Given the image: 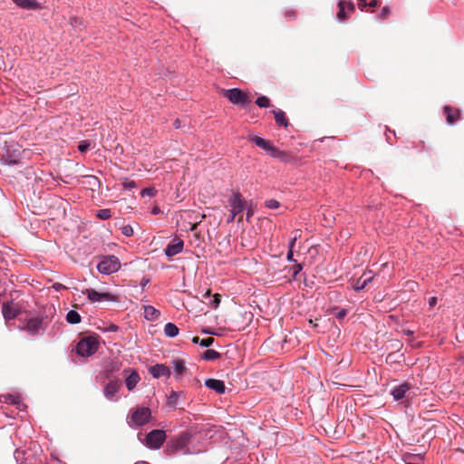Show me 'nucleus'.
Wrapping results in <instances>:
<instances>
[{
	"mask_svg": "<svg viewBox=\"0 0 464 464\" xmlns=\"http://www.w3.org/2000/svg\"><path fill=\"white\" fill-rule=\"evenodd\" d=\"M151 411L148 407H137L130 410L128 423L130 427L143 426L150 421Z\"/></svg>",
	"mask_w": 464,
	"mask_h": 464,
	"instance_id": "nucleus-1",
	"label": "nucleus"
},
{
	"mask_svg": "<svg viewBox=\"0 0 464 464\" xmlns=\"http://www.w3.org/2000/svg\"><path fill=\"white\" fill-rule=\"evenodd\" d=\"M99 346V342L95 336H86L82 338L76 346V352L79 355L89 357L92 355Z\"/></svg>",
	"mask_w": 464,
	"mask_h": 464,
	"instance_id": "nucleus-2",
	"label": "nucleus"
},
{
	"mask_svg": "<svg viewBox=\"0 0 464 464\" xmlns=\"http://www.w3.org/2000/svg\"><path fill=\"white\" fill-rule=\"evenodd\" d=\"M121 268L119 258L113 255L105 256L97 265V269L104 275H111L117 272Z\"/></svg>",
	"mask_w": 464,
	"mask_h": 464,
	"instance_id": "nucleus-3",
	"label": "nucleus"
},
{
	"mask_svg": "<svg viewBox=\"0 0 464 464\" xmlns=\"http://www.w3.org/2000/svg\"><path fill=\"white\" fill-rule=\"evenodd\" d=\"M224 96L232 103L245 107L251 102V99L247 93L238 88L223 90Z\"/></svg>",
	"mask_w": 464,
	"mask_h": 464,
	"instance_id": "nucleus-4",
	"label": "nucleus"
},
{
	"mask_svg": "<svg viewBox=\"0 0 464 464\" xmlns=\"http://www.w3.org/2000/svg\"><path fill=\"white\" fill-rule=\"evenodd\" d=\"M190 440V435L183 432L175 439L171 440L167 445L166 451L168 455H174L180 450H183Z\"/></svg>",
	"mask_w": 464,
	"mask_h": 464,
	"instance_id": "nucleus-5",
	"label": "nucleus"
},
{
	"mask_svg": "<svg viewBox=\"0 0 464 464\" xmlns=\"http://www.w3.org/2000/svg\"><path fill=\"white\" fill-rule=\"evenodd\" d=\"M166 432L162 430H153L145 438V444L152 450H158L166 440Z\"/></svg>",
	"mask_w": 464,
	"mask_h": 464,
	"instance_id": "nucleus-6",
	"label": "nucleus"
},
{
	"mask_svg": "<svg viewBox=\"0 0 464 464\" xmlns=\"http://www.w3.org/2000/svg\"><path fill=\"white\" fill-rule=\"evenodd\" d=\"M229 205L231 208V212L234 215H239L238 222L242 221V212L244 211L246 208V201L242 198V196L239 192H236L233 194V196L229 198Z\"/></svg>",
	"mask_w": 464,
	"mask_h": 464,
	"instance_id": "nucleus-7",
	"label": "nucleus"
},
{
	"mask_svg": "<svg viewBox=\"0 0 464 464\" xmlns=\"http://www.w3.org/2000/svg\"><path fill=\"white\" fill-rule=\"evenodd\" d=\"M83 294L87 295L88 299L92 303L102 301L114 302L117 300V297L111 293H99L92 288L86 289L83 291Z\"/></svg>",
	"mask_w": 464,
	"mask_h": 464,
	"instance_id": "nucleus-8",
	"label": "nucleus"
},
{
	"mask_svg": "<svg viewBox=\"0 0 464 464\" xmlns=\"http://www.w3.org/2000/svg\"><path fill=\"white\" fill-rule=\"evenodd\" d=\"M123 374L126 375L125 384L127 389L132 391L140 380L139 373L135 370L125 369Z\"/></svg>",
	"mask_w": 464,
	"mask_h": 464,
	"instance_id": "nucleus-9",
	"label": "nucleus"
},
{
	"mask_svg": "<svg viewBox=\"0 0 464 464\" xmlns=\"http://www.w3.org/2000/svg\"><path fill=\"white\" fill-rule=\"evenodd\" d=\"M121 382L119 379L111 380L104 387L103 393L108 400H113V397L118 392Z\"/></svg>",
	"mask_w": 464,
	"mask_h": 464,
	"instance_id": "nucleus-10",
	"label": "nucleus"
},
{
	"mask_svg": "<svg viewBox=\"0 0 464 464\" xmlns=\"http://www.w3.org/2000/svg\"><path fill=\"white\" fill-rule=\"evenodd\" d=\"M249 140L253 141L257 147L266 150L271 156L274 152V150L276 148L272 144V142L268 140H265L259 136H251Z\"/></svg>",
	"mask_w": 464,
	"mask_h": 464,
	"instance_id": "nucleus-11",
	"label": "nucleus"
},
{
	"mask_svg": "<svg viewBox=\"0 0 464 464\" xmlns=\"http://www.w3.org/2000/svg\"><path fill=\"white\" fill-rule=\"evenodd\" d=\"M184 243L181 239L176 237L171 240V242L167 246L165 249V254L168 256H173L179 253H180L183 249Z\"/></svg>",
	"mask_w": 464,
	"mask_h": 464,
	"instance_id": "nucleus-12",
	"label": "nucleus"
},
{
	"mask_svg": "<svg viewBox=\"0 0 464 464\" xmlns=\"http://www.w3.org/2000/svg\"><path fill=\"white\" fill-rule=\"evenodd\" d=\"M443 112L449 124H454L460 118L459 110L450 105L444 106Z\"/></svg>",
	"mask_w": 464,
	"mask_h": 464,
	"instance_id": "nucleus-13",
	"label": "nucleus"
},
{
	"mask_svg": "<svg viewBox=\"0 0 464 464\" xmlns=\"http://www.w3.org/2000/svg\"><path fill=\"white\" fill-rule=\"evenodd\" d=\"M149 372L154 378L170 376V370L165 364H155L150 368Z\"/></svg>",
	"mask_w": 464,
	"mask_h": 464,
	"instance_id": "nucleus-14",
	"label": "nucleus"
},
{
	"mask_svg": "<svg viewBox=\"0 0 464 464\" xmlns=\"http://www.w3.org/2000/svg\"><path fill=\"white\" fill-rule=\"evenodd\" d=\"M338 8H339V11L337 13V18L340 21H343L347 18L346 8L348 9L349 13H353L354 11V5L351 2H345L343 0H341L338 3Z\"/></svg>",
	"mask_w": 464,
	"mask_h": 464,
	"instance_id": "nucleus-15",
	"label": "nucleus"
},
{
	"mask_svg": "<svg viewBox=\"0 0 464 464\" xmlns=\"http://www.w3.org/2000/svg\"><path fill=\"white\" fill-rule=\"evenodd\" d=\"M205 385L210 389L218 392V394H223L226 391L225 383L223 381L217 379H207L205 381Z\"/></svg>",
	"mask_w": 464,
	"mask_h": 464,
	"instance_id": "nucleus-16",
	"label": "nucleus"
},
{
	"mask_svg": "<svg viewBox=\"0 0 464 464\" xmlns=\"http://www.w3.org/2000/svg\"><path fill=\"white\" fill-rule=\"evenodd\" d=\"M410 388L411 385L409 383H402L399 386H396L392 391V395L395 401H399L406 396V392L410 390Z\"/></svg>",
	"mask_w": 464,
	"mask_h": 464,
	"instance_id": "nucleus-17",
	"label": "nucleus"
},
{
	"mask_svg": "<svg viewBox=\"0 0 464 464\" xmlns=\"http://www.w3.org/2000/svg\"><path fill=\"white\" fill-rule=\"evenodd\" d=\"M42 325V320L39 318H31L27 321L25 329L31 334H35L38 333Z\"/></svg>",
	"mask_w": 464,
	"mask_h": 464,
	"instance_id": "nucleus-18",
	"label": "nucleus"
},
{
	"mask_svg": "<svg viewBox=\"0 0 464 464\" xmlns=\"http://www.w3.org/2000/svg\"><path fill=\"white\" fill-rule=\"evenodd\" d=\"M272 113L274 114L275 121L278 126H282L285 128L288 126V120L286 118L285 113L282 110H273Z\"/></svg>",
	"mask_w": 464,
	"mask_h": 464,
	"instance_id": "nucleus-19",
	"label": "nucleus"
},
{
	"mask_svg": "<svg viewBox=\"0 0 464 464\" xmlns=\"http://www.w3.org/2000/svg\"><path fill=\"white\" fill-rule=\"evenodd\" d=\"M271 157L279 159L281 161L285 163L292 162L294 160L293 156L290 153L284 150H280L278 148H276L274 150V152L271 155Z\"/></svg>",
	"mask_w": 464,
	"mask_h": 464,
	"instance_id": "nucleus-20",
	"label": "nucleus"
},
{
	"mask_svg": "<svg viewBox=\"0 0 464 464\" xmlns=\"http://www.w3.org/2000/svg\"><path fill=\"white\" fill-rule=\"evenodd\" d=\"M2 313L5 319L10 320L16 316L17 312L14 308V305L9 303L3 304Z\"/></svg>",
	"mask_w": 464,
	"mask_h": 464,
	"instance_id": "nucleus-21",
	"label": "nucleus"
},
{
	"mask_svg": "<svg viewBox=\"0 0 464 464\" xmlns=\"http://www.w3.org/2000/svg\"><path fill=\"white\" fill-rule=\"evenodd\" d=\"M121 369V363L119 362H104V372L106 377L109 378L112 372H118Z\"/></svg>",
	"mask_w": 464,
	"mask_h": 464,
	"instance_id": "nucleus-22",
	"label": "nucleus"
},
{
	"mask_svg": "<svg viewBox=\"0 0 464 464\" xmlns=\"http://www.w3.org/2000/svg\"><path fill=\"white\" fill-rule=\"evenodd\" d=\"M160 315V313L159 310L154 308L151 305L144 306V316L147 320L154 321L158 319Z\"/></svg>",
	"mask_w": 464,
	"mask_h": 464,
	"instance_id": "nucleus-23",
	"label": "nucleus"
},
{
	"mask_svg": "<svg viewBox=\"0 0 464 464\" xmlns=\"http://www.w3.org/2000/svg\"><path fill=\"white\" fill-rule=\"evenodd\" d=\"M172 364L177 377L182 375L187 371L185 361L182 359L173 360Z\"/></svg>",
	"mask_w": 464,
	"mask_h": 464,
	"instance_id": "nucleus-24",
	"label": "nucleus"
},
{
	"mask_svg": "<svg viewBox=\"0 0 464 464\" xmlns=\"http://www.w3.org/2000/svg\"><path fill=\"white\" fill-rule=\"evenodd\" d=\"M18 6L25 9H36L38 4L35 0H13Z\"/></svg>",
	"mask_w": 464,
	"mask_h": 464,
	"instance_id": "nucleus-25",
	"label": "nucleus"
},
{
	"mask_svg": "<svg viewBox=\"0 0 464 464\" xmlns=\"http://www.w3.org/2000/svg\"><path fill=\"white\" fill-rule=\"evenodd\" d=\"M164 333L168 337H175L179 334V328L172 323H168L164 327Z\"/></svg>",
	"mask_w": 464,
	"mask_h": 464,
	"instance_id": "nucleus-26",
	"label": "nucleus"
},
{
	"mask_svg": "<svg viewBox=\"0 0 464 464\" xmlns=\"http://www.w3.org/2000/svg\"><path fill=\"white\" fill-rule=\"evenodd\" d=\"M220 353L215 350L208 349L203 353L201 358L206 361H214L220 357Z\"/></svg>",
	"mask_w": 464,
	"mask_h": 464,
	"instance_id": "nucleus-27",
	"label": "nucleus"
},
{
	"mask_svg": "<svg viewBox=\"0 0 464 464\" xmlns=\"http://www.w3.org/2000/svg\"><path fill=\"white\" fill-rule=\"evenodd\" d=\"M66 320L72 324H79L81 322V315L78 312L71 310L66 314Z\"/></svg>",
	"mask_w": 464,
	"mask_h": 464,
	"instance_id": "nucleus-28",
	"label": "nucleus"
},
{
	"mask_svg": "<svg viewBox=\"0 0 464 464\" xmlns=\"http://www.w3.org/2000/svg\"><path fill=\"white\" fill-rule=\"evenodd\" d=\"M182 395V392H177L172 391L168 398V405L170 407H176L179 398Z\"/></svg>",
	"mask_w": 464,
	"mask_h": 464,
	"instance_id": "nucleus-29",
	"label": "nucleus"
},
{
	"mask_svg": "<svg viewBox=\"0 0 464 464\" xmlns=\"http://www.w3.org/2000/svg\"><path fill=\"white\" fill-rule=\"evenodd\" d=\"M256 103L260 108H268L270 106V100L266 96L258 97Z\"/></svg>",
	"mask_w": 464,
	"mask_h": 464,
	"instance_id": "nucleus-30",
	"label": "nucleus"
},
{
	"mask_svg": "<svg viewBox=\"0 0 464 464\" xmlns=\"http://www.w3.org/2000/svg\"><path fill=\"white\" fill-rule=\"evenodd\" d=\"M332 313H333V314H334V316L337 319L343 320L346 316L348 310L345 308H342V309L334 308V309H333Z\"/></svg>",
	"mask_w": 464,
	"mask_h": 464,
	"instance_id": "nucleus-31",
	"label": "nucleus"
},
{
	"mask_svg": "<svg viewBox=\"0 0 464 464\" xmlns=\"http://www.w3.org/2000/svg\"><path fill=\"white\" fill-rule=\"evenodd\" d=\"M371 280H372V277H368L363 280L362 277L359 278L354 285V289L357 291L363 289L365 287V285H367V282H369Z\"/></svg>",
	"mask_w": 464,
	"mask_h": 464,
	"instance_id": "nucleus-32",
	"label": "nucleus"
},
{
	"mask_svg": "<svg viewBox=\"0 0 464 464\" xmlns=\"http://www.w3.org/2000/svg\"><path fill=\"white\" fill-rule=\"evenodd\" d=\"M96 216L102 220H106L111 217V212L108 208H103V209H100L97 212Z\"/></svg>",
	"mask_w": 464,
	"mask_h": 464,
	"instance_id": "nucleus-33",
	"label": "nucleus"
},
{
	"mask_svg": "<svg viewBox=\"0 0 464 464\" xmlns=\"http://www.w3.org/2000/svg\"><path fill=\"white\" fill-rule=\"evenodd\" d=\"M121 233L125 237H131L133 235V228L130 225H125L121 227Z\"/></svg>",
	"mask_w": 464,
	"mask_h": 464,
	"instance_id": "nucleus-34",
	"label": "nucleus"
},
{
	"mask_svg": "<svg viewBox=\"0 0 464 464\" xmlns=\"http://www.w3.org/2000/svg\"><path fill=\"white\" fill-rule=\"evenodd\" d=\"M214 342H215V340L213 337H207V338L201 339V341L199 342V344L203 347H209L213 344Z\"/></svg>",
	"mask_w": 464,
	"mask_h": 464,
	"instance_id": "nucleus-35",
	"label": "nucleus"
},
{
	"mask_svg": "<svg viewBox=\"0 0 464 464\" xmlns=\"http://www.w3.org/2000/svg\"><path fill=\"white\" fill-rule=\"evenodd\" d=\"M155 194H156V189L153 188H146L142 189V191H141L142 197H146V196L153 197V196H155Z\"/></svg>",
	"mask_w": 464,
	"mask_h": 464,
	"instance_id": "nucleus-36",
	"label": "nucleus"
},
{
	"mask_svg": "<svg viewBox=\"0 0 464 464\" xmlns=\"http://www.w3.org/2000/svg\"><path fill=\"white\" fill-rule=\"evenodd\" d=\"M390 14L391 9L388 6H385L381 10L379 16L381 19L385 20L390 16Z\"/></svg>",
	"mask_w": 464,
	"mask_h": 464,
	"instance_id": "nucleus-37",
	"label": "nucleus"
},
{
	"mask_svg": "<svg viewBox=\"0 0 464 464\" xmlns=\"http://www.w3.org/2000/svg\"><path fill=\"white\" fill-rule=\"evenodd\" d=\"M293 272V278L295 279L297 275L301 272V270L303 269V266L301 264H296L295 266H293L291 268H290Z\"/></svg>",
	"mask_w": 464,
	"mask_h": 464,
	"instance_id": "nucleus-38",
	"label": "nucleus"
},
{
	"mask_svg": "<svg viewBox=\"0 0 464 464\" xmlns=\"http://www.w3.org/2000/svg\"><path fill=\"white\" fill-rule=\"evenodd\" d=\"M266 206L268 208L275 209V208H277L279 207V202L277 200H276V199H269V200L266 201Z\"/></svg>",
	"mask_w": 464,
	"mask_h": 464,
	"instance_id": "nucleus-39",
	"label": "nucleus"
},
{
	"mask_svg": "<svg viewBox=\"0 0 464 464\" xmlns=\"http://www.w3.org/2000/svg\"><path fill=\"white\" fill-rule=\"evenodd\" d=\"M90 147V142L87 141V140H83L82 142H80L79 146H78V150L81 151V152H85Z\"/></svg>",
	"mask_w": 464,
	"mask_h": 464,
	"instance_id": "nucleus-40",
	"label": "nucleus"
},
{
	"mask_svg": "<svg viewBox=\"0 0 464 464\" xmlns=\"http://www.w3.org/2000/svg\"><path fill=\"white\" fill-rule=\"evenodd\" d=\"M205 218H206V216H205V215H201V216H200V220H199L198 222H195V223L191 224L190 228H189V229H190V231H195V230L197 229V227H198V224H199V223H200V222H201Z\"/></svg>",
	"mask_w": 464,
	"mask_h": 464,
	"instance_id": "nucleus-41",
	"label": "nucleus"
},
{
	"mask_svg": "<svg viewBox=\"0 0 464 464\" xmlns=\"http://www.w3.org/2000/svg\"><path fill=\"white\" fill-rule=\"evenodd\" d=\"M219 303H220V295L216 294L214 295V299L212 301V304H213L214 308H217L218 305L219 304Z\"/></svg>",
	"mask_w": 464,
	"mask_h": 464,
	"instance_id": "nucleus-42",
	"label": "nucleus"
},
{
	"mask_svg": "<svg viewBox=\"0 0 464 464\" xmlns=\"http://www.w3.org/2000/svg\"><path fill=\"white\" fill-rule=\"evenodd\" d=\"M9 400H10V402H11L12 404H19V403H20V401H21L20 397H18V396H13V395H10V396H9Z\"/></svg>",
	"mask_w": 464,
	"mask_h": 464,
	"instance_id": "nucleus-43",
	"label": "nucleus"
},
{
	"mask_svg": "<svg viewBox=\"0 0 464 464\" xmlns=\"http://www.w3.org/2000/svg\"><path fill=\"white\" fill-rule=\"evenodd\" d=\"M53 288L55 289L56 291H61L63 289H66V286H64L63 284L61 283H54L53 285Z\"/></svg>",
	"mask_w": 464,
	"mask_h": 464,
	"instance_id": "nucleus-44",
	"label": "nucleus"
},
{
	"mask_svg": "<svg viewBox=\"0 0 464 464\" xmlns=\"http://www.w3.org/2000/svg\"><path fill=\"white\" fill-rule=\"evenodd\" d=\"M293 256H294V250L288 249L287 256H286L287 260L290 262H295V260L294 259Z\"/></svg>",
	"mask_w": 464,
	"mask_h": 464,
	"instance_id": "nucleus-45",
	"label": "nucleus"
},
{
	"mask_svg": "<svg viewBox=\"0 0 464 464\" xmlns=\"http://www.w3.org/2000/svg\"><path fill=\"white\" fill-rule=\"evenodd\" d=\"M296 239H297V237H296V236H295V237L290 240V242H289V249L294 250V246H295V241H296Z\"/></svg>",
	"mask_w": 464,
	"mask_h": 464,
	"instance_id": "nucleus-46",
	"label": "nucleus"
},
{
	"mask_svg": "<svg viewBox=\"0 0 464 464\" xmlns=\"http://www.w3.org/2000/svg\"><path fill=\"white\" fill-rule=\"evenodd\" d=\"M437 304V297L432 296L430 298L429 304L430 307L434 306Z\"/></svg>",
	"mask_w": 464,
	"mask_h": 464,
	"instance_id": "nucleus-47",
	"label": "nucleus"
},
{
	"mask_svg": "<svg viewBox=\"0 0 464 464\" xmlns=\"http://www.w3.org/2000/svg\"><path fill=\"white\" fill-rule=\"evenodd\" d=\"M359 7L362 10L364 6L368 5L367 0H358Z\"/></svg>",
	"mask_w": 464,
	"mask_h": 464,
	"instance_id": "nucleus-48",
	"label": "nucleus"
},
{
	"mask_svg": "<svg viewBox=\"0 0 464 464\" xmlns=\"http://www.w3.org/2000/svg\"><path fill=\"white\" fill-rule=\"evenodd\" d=\"M370 7H376L378 5V1L377 0H372L370 3H368V5Z\"/></svg>",
	"mask_w": 464,
	"mask_h": 464,
	"instance_id": "nucleus-49",
	"label": "nucleus"
},
{
	"mask_svg": "<svg viewBox=\"0 0 464 464\" xmlns=\"http://www.w3.org/2000/svg\"><path fill=\"white\" fill-rule=\"evenodd\" d=\"M254 211L252 208H248L246 212V219L249 220V218L253 216Z\"/></svg>",
	"mask_w": 464,
	"mask_h": 464,
	"instance_id": "nucleus-50",
	"label": "nucleus"
},
{
	"mask_svg": "<svg viewBox=\"0 0 464 464\" xmlns=\"http://www.w3.org/2000/svg\"><path fill=\"white\" fill-rule=\"evenodd\" d=\"M237 216V215H234V214L231 212L230 216H229V217H228V218H227V222H228V223L233 222Z\"/></svg>",
	"mask_w": 464,
	"mask_h": 464,
	"instance_id": "nucleus-51",
	"label": "nucleus"
},
{
	"mask_svg": "<svg viewBox=\"0 0 464 464\" xmlns=\"http://www.w3.org/2000/svg\"><path fill=\"white\" fill-rule=\"evenodd\" d=\"M180 126H181V124H180V121H179V119H177V120L174 121V127H175L176 129H179V128H180Z\"/></svg>",
	"mask_w": 464,
	"mask_h": 464,
	"instance_id": "nucleus-52",
	"label": "nucleus"
},
{
	"mask_svg": "<svg viewBox=\"0 0 464 464\" xmlns=\"http://www.w3.org/2000/svg\"><path fill=\"white\" fill-rule=\"evenodd\" d=\"M110 331L111 332H116L118 330V326L115 325V324H111L109 328Z\"/></svg>",
	"mask_w": 464,
	"mask_h": 464,
	"instance_id": "nucleus-53",
	"label": "nucleus"
},
{
	"mask_svg": "<svg viewBox=\"0 0 464 464\" xmlns=\"http://www.w3.org/2000/svg\"><path fill=\"white\" fill-rule=\"evenodd\" d=\"M200 341H201V340L199 339V337H198V336H195V337H193V339H192V342H193L194 343H199V342H200Z\"/></svg>",
	"mask_w": 464,
	"mask_h": 464,
	"instance_id": "nucleus-54",
	"label": "nucleus"
},
{
	"mask_svg": "<svg viewBox=\"0 0 464 464\" xmlns=\"http://www.w3.org/2000/svg\"><path fill=\"white\" fill-rule=\"evenodd\" d=\"M159 212H160V208H159L158 207H156V208H154L152 209V213H153L154 215L158 214Z\"/></svg>",
	"mask_w": 464,
	"mask_h": 464,
	"instance_id": "nucleus-55",
	"label": "nucleus"
},
{
	"mask_svg": "<svg viewBox=\"0 0 464 464\" xmlns=\"http://www.w3.org/2000/svg\"><path fill=\"white\" fill-rule=\"evenodd\" d=\"M148 282H149L148 279H143L142 283H141L142 286H145L148 284Z\"/></svg>",
	"mask_w": 464,
	"mask_h": 464,
	"instance_id": "nucleus-56",
	"label": "nucleus"
},
{
	"mask_svg": "<svg viewBox=\"0 0 464 464\" xmlns=\"http://www.w3.org/2000/svg\"><path fill=\"white\" fill-rule=\"evenodd\" d=\"M126 187L131 188L134 187V182L129 183L125 185Z\"/></svg>",
	"mask_w": 464,
	"mask_h": 464,
	"instance_id": "nucleus-57",
	"label": "nucleus"
},
{
	"mask_svg": "<svg viewBox=\"0 0 464 464\" xmlns=\"http://www.w3.org/2000/svg\"><path fill=\"white\" fill-rule=\"evenodd\" d=\"M193 215H196L195 218L200 219V217H198V214H196V212H193Z\"/></svg>",
	"mask_w": 464,
	"mask_h": 464,
	"instance_id": "nucleus-58",
	"label": "nucleus"
},
{
	"mask_svg": "<svg viewBox=\"0 0 464 464\" xmlns=\"http://www.w3.org/2000/svg\"><path fill=\"white\" fill-rule=\"evenodd\" d=\"M193 215H196L195 218L200 219V217H198V214H196V212H193Z\"/></svg>",
	"mask_w": 464,
	"mask_h": 464,
	"instance_id": "nucleus-59",
	"label": "nucleus"
},
{
	"mask_svg": "<svg viewBox=\"0 0 464 464\" xmlns=\"http://www.w3.org/2000/svg\"><path fill=\"white\" fill-rule=\"evenodd\" d=\"M193 215H196L195 218L200 219V217H198V214H196V212H193Z\"/></svg>",
	"mask_w": 464,
	"mask_h": 464,
	"instance_id": "nucleus-60",
	"label": "nucleus"
},
{
	"mask_svg": "<svg viewBox=\"0 0 464 464\" xmlns=\"http://www.w3.org/2000/svg\"><path fill=\"white\" fill-rule=\"evenodd\" d=\"M193 215H196L195 218L200 219V217H198V214H196V212H193Z\"/></svg>",
	"mask_w": 464,
	"mask_h": 464,
	"instance_id": "nucleus-61",
	"label": "nucleus"
},
{
	"mask_svg": "<svg viewBox=\"0 0 464 464\" xmlns=\"http://www.w3.org/2000/svg\"><path fill=\"white\" fill-rule=\"evenodd\" d=\"M210 295V291L208 290L207 293H206V295Z\"/></svg>",
	"mask_w": 464,
	"mask_h": 464,
	"instance_id": "nucleus-62",
	"label": "nucleus"
}]
</instances>
